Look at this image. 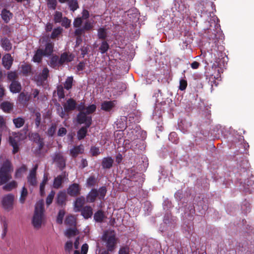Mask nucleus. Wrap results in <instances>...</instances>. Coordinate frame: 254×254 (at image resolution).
Returning a JSON list of instances; mask_svg holds the SVG:
<instances>
[{
  "label": "nucleus",
  "instance_id": "obj_4",
  "mask_svg": "<svg viewBox=\"0 0 254 254\" xmlns=\"http://www.w3.org/2000/svg\"><path fill=\"white\" fill-rule=\"evenodd\" d=\"M102 240L106 242L108 251L113 252L115 250L117 241L115 234L106 232L102 236Z\"/></svg>",
  "mask_w": 254,
  "mask_h": 254
},
{
  "label": "nucleus",
  "instance_id": "obj_26",
  "mask_svg": "<svg viewBox=\"0 0 254 254\" xmlns=\"http://www.w3.org/2000/svg\"><path fill=\"white\" fill-rule=\"evenodd\" d=\"M89 127H87V126L81 127L77 132V139L79 140L84 139L87 133V129Z\"/></svg>",
  "mask_w": 254,
  "mask_h": 254
},
{
  "label": "nucleus",
  "instance_id": "obj_55",
  "mask_svg": "<svg viewBox=\"0 0 254 254\" xmlns=\"http://www.w3.org/2000/svg\"><path fill=\"white\" fill-rule=\"evenodd\" d=\"M57 5V0H48L47 5L49 8L55 10Z\"/></svg>",
  "mask_w": 254,
  "mask_h": 254
},
{
  "label": "nucleus",
  "instance_id": "obj_63",
  "mask_svg": "<svg viewBox=\"0 0 254 254\" xmlns=\"http://www.w3.org/2000/svg\"><path fill=\"white\" fill-rule=\"evenodd\" d=\"M73 247V244L72 242L68 241L65 243V246H64V249L65 251L70 252Z\"/></svg>",
  "mask_w": 254,
  "mask_h": 254
},
{
  "label": "nucleus",
  "instance_id": "obj_53",
  "mask_svg": "<svg viewBox=\"0 0 254 254\" xmlns=\"http://www.w3.org/2000/svg\"><path fill=\"white\" fill-rule=\"evenodd\" d=\"M90 152L92 156H97L100 154L99 147L94 146L91 147Z\"/></svg>",
  "mask_w": 254,
  "mask_h": 254
},
{
  "label": "nucleus",
  "instance_id": "obj_19",
  "mask_svg": "<svg viewBox=\"0 0 254 254\" xmlns=\"http://www.w3.org/2000/svg\"><path fill=\"white\" fill-rule=\"evenodd\" d=\"M13 63V59L9 54H6L2 58V64L6 69H9Z\"/></svg>",
  "mask_w": 254,
  "mask_h": 254
},
{
  "label": "nucleus",
  "instance_id": "obj_39",
  "mask_svg": "<svg viewBox=\"0 0 254 254\" xmlns=\"http://www.w3.org/2000/svg\"><path fill=\"white\" fill-rule=\"evenodd\" d=\"M77 234L78 230L76 228H68L66 230V232H65V235L68 238L74 236L76 235Z\"/></svg>",
  "mask_w": 254,
  "mask_h": 254
},
{
  "label": "nucleus",
  "instance_id": "obj_16",
  "mask_svg": "<svg viewBox=\"0 0 254 254\" xmlns=\"http://www.w3.org/2000/svg\"><path fill=\"white\" fill-rule=\"evenodd\" d=\"M114 159L110 156L104 157L102 159L101 165L103 169H110L113 165Z\"/></svg>",
  "mask_w": 254,
  "mask_h": 254
},
{
  "label": "nucleus",
  "instance_id": "obj_3",
  "mask_svg": "<svg viewBox=\"0 0 254 254\" xmlns=\"http://www.w3.org/2000/svg\"><path fill=\"white\" fill-rule=\"evenodd\" d=\"M44 207L43 203H37L35 205L34 214L32 219V224L36 229H39L42 225L44 216Z\"/></svg>",
  "mask_w": 254,
  "mask_h": 254
},
{
  "label": "nucleus",
  "instance_id": "obj_33",
  "mask_svg": "<svg viewBox=\"0 0 254 254\" xmlns=\"http://www.w3.org/2000/svg\"><path fill=\"white\" fill-rule=\"evenodd\" d=\"M110 46L106 40H103L99 48V50L102 54H104L109 50Z\"/></svg>",
  "mask_w": 254,
  "mask_h": 254
},
{
  "label": "nucleus",
  "instance_id": "obj_18",
  "mask_svg": "<svg viewBox=\"0 0 254 254\" xmlns=\"http://www.w3.org/2000/svg\"><path fill=\"white\" fill-rule=\"evenodd\" d=\"M49 65L54 69H58L59 67L61 66L59 56L56 55L52 56L50 58Z\"/></svg>",
  "mask_w": 254,
  "mask_h": 254
},
{
  "label": "nucleus",
  "instance_id": "obj_34",
  "mask_svg": "<svg viewBox=\"0 0 254 254\" xmlns=\"http://www.w3.org/2000/svg\"><path fill=\"white\" fill-rule=\"evenodd\" d=\"M1 46L5 51H9L11 49V44L7 38H2L1 40Z\"/></svg>",
  "mask_w": 254,
  "mask_h": 254
},
{
  "label": "nucleus",
  "instance_id": "obj_50",
  "mask_svg": "<svg viewBox=\"0 0 254 254\" xmlns=\"http://www.w3.org/2000/svg\"><path fill=\"white\" fill-rule=\"evenodd\" d=\"M63 18L61 12L58 11L55 12L54 16V20L55 23H60Z\"/></svg>",
  "mask_w": 254,
  "mask_h": 254
},
{
  "label": "nucleus",
  "instance_id": "obj_9",
  "mask_svg": "<svg viewBox=\"0 0 254 254\" xmlns=\"http://www.w3.org/2000/svg\"><path fill=\"white\" fill-rule=\"evenodd\" d=\"M38 165L36 164L30 170L29 175L27 176V182L28 184L32 186H35L37 185L36 171L38 169Z\"/></svg>",
  "mask_w": 254,
  "mask_h": 254
},
{
  "label": "nucleus",
  "instance_id": "obj_60",
  "mask_svg": "<svg viewBox=\"0 0 254 254\" xmlns=\"http://www.w3.org/2000/svg\"><path fill=\"white\" fill-rule=\"evenodd\" d=\"M187 81L185 79H182L180 81L179 89L181 91L185 90L187 87Z\"/></svg>",
  "mask_w": 254,
  "mask_h": 254
},
{
  "label": "nucleus",
  "instance_id": "obj_58",
  "mask_svg": "<svg viewBox=\"0 0 254 254\" xmlns=\"http://www.w3.org/2000/svg\"><path fill=\"white\" fill-rule=\"evenodd\" d=\"M34 136L36 137H38L39 138V139H38V150L39 151L41 150L42 149V148H43L44 147V142L43 141V139H41L40 137V136L39 135L38 133H36L34 134Z\"/></svg>",
  "mask_w": 254,
  "mask_h": 254
},
{
  "label": "nucleus",
  "instance_id": "obj_15",
  "mask_svg": "<svg viewBox=\"0 0 254 254\" xmlns=\"http://www.w3.org/2000/svg\"><path fill=\"white\" fill-rule=\"evenodd\" d=\"M116 103V100L104 101L101 105V109L106 112H110L115 107Z\"/></svg>",
  "mask_w": 254,
  "mask_h": 254
},
{
  "label": "nucleus",
  "instance_id": "obj_32",
  "mask_svg": "<svg viewBox=\"0 0 254 254\" xmlns=\"http://www.w3.org/2000/svg\"><path fill=\"white\" fill-rule=\"evenodd\" d=\"M48 181V175L44 174L42 182L40 185V193L41 196H44L45 194V187Z\"/></svg>",
  "mask_w": 254,
  "mask_h": 254
},
{
  "label": "nucleus",
  "instance_id": "obj_2",
  "mask_svg": "<svg viewBox=\"0 0 254 254\" xmlns=\"http://www.w3.org/2000/svg\"><path fill=\"white\" fill-rule=\"evenodd\" d=\"M107 190L106 187L103 186L98 190L96 189H92L87 194L86 200L87 202H94L98 197L100 200H103L106 195Z\"/></svg>",
  "mask_w": 254,
  "mask_h": 254
},
{
  "label": "nucleus",
  "instance_id": "obj_20",
  "mask_svg": "<svg viewBox=\"0 0 254 254\" xmlns=\"http://www.w3.org/2000/svg\"><path fill=\"white\" fill-rule=\"evenodd\" d=\"M10 91L13 93H17L21 90V85L18 81H12L9 85Z\"/></svg>",
  "mask_w": 254,
  "mask_h": 254
},
{
  "label": "nucleus",
  "instance_id": "obj_10",
  "mask_svg": "<svg viewBox=\"0 0 254 254\" xmlns=\"http://www.w3.org/2000/svg\"><path fill=\"white\" fill-rule=\"evenodd\" d=\"M81 188L78 184L73 183L67 190V193L71 196H76L80 194Z\"/></svg>",
  "mask_w": 254,
  "mask_h": 254
},
{
  "label": "nucleus",
  "instance_id": "obj_36",
  "mask_svg": "<svg viewBox=\"0 0 254 254\" xmlns=\"http://www.w3.org/2000/svg\"><path fill=\"white\" fill-rule=\"evenodd\" d=\"M9 139L10 145L13 147V153L15 154L19 150L17 142L13 137L11 136L9 137Z\"/></svg>",
  "mask_w": 254,
  "mask_h": 254
},
{
  "label": "nucleus",
  "instance_id": "obj_51",
  "mask_svg": "<svg viewBox=\"0 0 254 254\" xmlns=\"http://www.w3.org/2000/svg\"><path fill=\"white\" fill-rule=\"evenodd\" d=\"M35 124L37 128L39 127L41 123V115L40 112H37L35 113Z\"/></svg>",
  "mask_w": 254,
  "mask_h": 254
},
{
  "label": "nucleus",
  "instance_id": "obj_17",
  "mask_svg": "<svg viewBox=\"0 0 254 254\" xmlns=\"http://www.w3.org/2000/svg\"><path fill=\"white\" fill-rule=\"evenodd\" d=\"M80 211L81 215L86 219L91 218L93 215V209L89 205L84 206Z\"/></svg>",
  "mask_w": 254,
  "mask_h": 254
},
{
  "label": "nucleus",
  "instance_id": "obj_21",
  "mask_svg": "<svg viewBox=\"0 0 254 254\" xmlns=\"http://www.w3.org/2000/svg\"><path fill=\"white\" fill-rule=\"evenodd\" d=\"M54 44L51 41H49L46 44L45 49L43 50V52L45 56L48 57L52 55L54 52Z\"/></svg>",
  "mask_w": 254,
  "mask_h": 254
},
{
  "label": "nucleus",
  "instance_id": "obj_61",
  "mask_svg": "<svg viewBox=\"0 0 254 254\" xmlns=\"http://www.w3.org/2000/svg\"><path fill=\"white\" fill-rule=\"evenodd\" d=\"M82 28L85 31H89L93 28V25L90 22L87 21L85 22Z\"/></svg>",
  "mask_w": 254,
  "mask_h": 254
},
{
  "label": "nucleus",
  "instance_id": "obj_6",
  "mask_svg": "<svg viewBox=\"0 0 254 254\" xmlns=\"http://www.w3.org/2000/svg\"><path fill=\"white\" fill-rule=\"evenodd\" d=\"M63 106L64 110L61 107V112L60 114V117L62 118L64 117L66 113L68 114L76 108V102L73 99L69 98L63 105Z\"/></svg>",
  "mask_w": 254,
  "mask_h": 254
},
{
  "label": "nucleus",
  "instance_id": "obj_25",
  "mask_svg": "<svg viewBox=\"0 0 254 254\" xmlns=\"http://www.w3.org/2000/svg\"><path fill=\"white\" fill-rule=\"evenodd\" d=\"M43 56H45V55L43 52V50L39 48L36 51L34 55L33 61L35 63H40L42 62Z\"/></svg>",
  "mask_w": 254,
  "mask_h": 254
},
{
  "label": "nucleus",
  "instance_id": "obj_14",
  "mask_svg": "<svg viewBox=\"0 0 254 254\" xmlns=\"http://www.w3.org/2000/svg\"><path fill=\"white\" fill-rule=\"evenodd\" d=\"M84 152L83 146L82 144L74 146L70 149L69 154L73 158H76L78 155L82 154Z\"/></svg>",
  "mask_w": 254,
  "mask_h": 254
},
{
  "label": "nucleus",
  "instance_id": "obj_8",
  "mask_svg": "<svg viewBox=\"0 0 254 254\" xmlns=\"http://www.w3.org/2000/svg\"><path fill=\"white\" fill-rule=\"evenodd\" d=\"M87 115L85 112H80L77 114L76 120L78 124H85L87 127H90L92 123V117Z\"/></svg>",
  "mask_w": 254,
  "mask_h": 254
},
{
  "label": "nucleus",
  "instance_id": "obj_35",
  "mask_svg": "<svg viewBox=\"0 0 254 254\" xmlns=\"http://www.w3.org/2000/svg\"><path fill=\"white\" fill-rule=\"evenodd\" d=\"M25 120L22 117H17L13 119V123L16 128H20L24 125Z\"/></svg>",
  "mask_w": 254,
  "mask_h": 254
},
{
  "label": "nucleus",
  "instance_id": "obj_64",
  "mask_svg": "<svg viewBox=\"0 0 254 254\" xmlns=\"http://www.w3.org/2000/svg\"><path fill=\"white\" fill-rule=\"evenodd\" d=\"M67 130L65 127H62L59 129L58 135L59 136H63L66 134Z\"/></svg>",
  "mask_w": 254,
  "mask_h": 254
},
{
  "label": "nucleus",
  "instance_id": "obj_28",
  "mask_svg": "<svg viewBox=\"0 0 254 254\" xmlns=\"http://www.w3.org/2000/svg\"><path fill=\"white\" fill-rule=\"evenodd\" d=\"M65 175H59L54 179L53 186L55 189L60 188L63 182Z\"/></svg>",
  "mask_w": 254,
  "mask_h": 254
},
{
  "label": "nucleus",
  "instance_id": "obj_29",
  "mask_svg": "<svg viewBox=\"0 0 254 254\" xmlns=\"http://www.w3.org/2000/svg\"><path fill=\"white\" fill-rule=\"evenodd\" d=\"M17 183L15 181H12L10 182L7 183L2 187V189L7 191H10L13 189L17 188Z\"/></svg>",
  "mask_w": 254,
  "mask_h": 254
},
{
  "label": "nucleus",
  "instance_id": "obj_48",
  "mask_svg": "<svg viewBox=\"0 0 254 254\" xmlns=\"http://www.w3.org/2000/svg\"><path fill=\"white\" fill-rule=\"evenodd\" d=\"M55 192L54 190H51L50 193L48 194L46 198V205L49 206L53 202Z\"/></svg>",
  "mask_w": 254,
  "mask_h": 254
},
{
  "label": "nucleus",
  "instance_id": "obj_59",
  "mask_svg": "<svg viewBox=\"0 0 254 254\" xmlns=\"http://www.w3.org/2000/svg\"><path fill=\"white\" fill-rule=\"evenodd\" d=\"M21 68L22 72L24 74H27L28 73H30L31 70V66L28 64L22 65Z\"/></svg>",
  "mask_w": 254,
  "mask_h": 254
},
{
  "label": "nucleus",
  "instance_id": "obj_7",
  "mask_svg": "<svg viewBox=\"0 0 254 254\" xmlns=\"http://www.w3.org/2000/svg\"><path fill=\"white\" fill-rule=\"evenodd\" d=\"M52 159L60 170L62 171L65 168L66 159L62 152L60 151L55 152Z\"/></svg>",
  "mask_w": 254,
  "mask_h": 254
},
{
  "label": "nucleus",
  "instance_id": "obj_22",
  "mask_svg": "<svg viewBox=\"0 0 254 254\" xmlns=\"http://www.w3.org/2000/svg\"><path fill=\"white\" fill-rule=\"evenodd\" d=\"M30 100V97L27 93L23 92H21L18 95V101L19 104L25 106L27 104L28 102Z\"/></svg>",
  "mask_w": 254,
  "mask_h": 254
},
{
  "label": "nucleus",
  "instance_id": "obj_56",
  "mask_svg": "<svg viewBox=\"0 0 254 254\" xmlns=\"http://www.w3.org/2000/svg\"><path fill=\"white\" fill-rule=\"evenodd\" d=\"M57 94L59 98L63 99L64 97V92L63 87L62 85L57 87Z\"/></svg>",
  "mask_w": 254,
  "mask_h": 254
},
{
  "label": "nucleus",
  "instance_id": "obj_40",
  "mask_svg": "<svg viewBox=\"0 0 254 254\" xmlns=\"http://www.w3.org/2000/svg\"><path fill=\"white\" fill-rule=\"evenodd\" d=\"M73 79L72 76L67 77L64 83V88L68 90L72 88Z\"/></svg>",
  "mask_w": 254,
  "mask_h": 254
},
{
  "label": "nucleus",
  "instance_id": "obj_45",
  "mask_svg": "<svg viewBox=\"0 0 254 254\" xmlns=\"http://www.w3.org/2000/svg\"><path fill=\"white\" fill-rule=\"evenodd\" d=\"M169 139L174 144H177L179 142V138L177 133L175 132H172L169 134Z\"/></svg>",
  "mask_w": 254,
  "mask_h": 254
},
{
  "label": "nucleus",
  "instance_id": "obj_12",
  "mask_svg": "<svg viewBox=\"0 0 254 254\" xmlns=\"http://www.w3.org/2000/svg\"><path fill=\"white\" fill-rule=\"evenodd\" d=\"M74 56L69 52H64L61 54L60 58L61 65H63L65 63H69L72 61Z\"/></svg>",
  "mask_w": 254,
  "mask_h": 254
},
{
  "label": "nucleus",
  "instance_id": "obj_5",
  "mask_svg": "<svg viewBox=\"0 0 254 254\" xmlns=\"http://www.w3.org/2000/svg\"><path fill=\"white\" fill-rule=\"evenodd\" d=\"M14 195L12 193H8L3 195L1 198V203L2 208L9 212L14 208Z\"/></svg>",
  "mask_w": 254,
  "mask_h": 254
},
{
  "label": "nucleus",
  "instance_id": "obj_38",
  "mask_svg": "<svg viewBox=\"0 0 254 254\" xmlns=\"http://www.w3.org/2000/svg\"><path fill=\"white\" fill-rule=\"evenodd\" d=\"M27 170V167L25 165H22L21 167L16 170L15 174V177L16 178H20L23 173Z\"/></svg>",
  "mask_w": 254,
  "mask_h": 254
},
{
  "label": "nucleus",
  "instance_id": "obj_43",
  "mask_svg": "<svg viewBox=\"0 0 254 254\" xmlns=\"http://www.w3.org/2000/svg\"><path fill=\"white\" fill-rule=\"evenodd\" d=\"M65 211L64 209H60L58 212L57 217V222L61 224L63 223V219L65 215Z\"/></svg>",
  "mask_w": 254,
  "mask_h": 254
},
{
  "label": "nucleus",
  "instance_id": "obj_23",
  "mask_svg": "<svg viewBox=\"0 0 254 254\" xmlns=\"http://www.w3.org/2000/svg\"><path fill=\"white\" fill-rule=\"evenodd\" d=\"M1 16L4 22L7 23L10 21V19L12 18L13 14L10 12L9 10L4 8L1 11Z\"/></svg>",
  "mask_w": 254,
  "mask_h": 254
},
{
  "label": "nucleus",
  "instance_id": "obj_1",
  "mask_svg": "<svg viewBox=\"0 0 254 254\" xmlns=\"http://www.w3.org/2000/svg\"><path fill=\"white\" fill-rule=\"evenodd\" d=\"M13 167L11 162L5 157L0 156V186L12 179Z\"/></svg>",
  "mask_w": 254,
  "mask_h": 254
},
{
  "label": "nucleus",
  "instance_id": "obj_37",
  "mask_svg": "<svg viewBox=\"0 0 254 254\" xmlns=\"http://www.w3.org/2000/svg\"><path fill=\"white\" fill-rule=\"evenodd\" d=\"M68 5L70 10L74 12L78 7V3L77 0H69L68 1Z\"/></svg>",
  "mask_w": 254,
  "mask_h": 254
},
{
  "label": "nucleus",
  "instance_id": "obj_57",
  "mask_svg": "<svg viewBox=\"0 0 254 254\" xmlns=\"http://www.w3.org/2000/svg\"><path fill=\"white\" fill-rule=\"evenodd\" d=\"M82 23V19L81 17H77L74 19L73 25L75 28L80 27Z\"/></svg>",
  "mask_w": 254,
  "mask_h": 254
},
{
  "label": "nucleus",
  "instance_id": "obj_24",
  "mask_svg": "<svg viewBox=\"0 0 254 254\" xmlns=\"http://www.w3.org/2000/svg\"><path fill=\"white\" fill-rule=\"evenodd\" d=\"M97 36L99 39L106 40L108 37V32L106 28L100 27L97 30Z\"/></svg>",
  "mask_w": 254,
  "mask_h": 254
},
{
  "label": "nucleus",
  "instance_id": "obj_11",
  "mask_svg": "<svg viewBox=\"0 0 254 254\" xmlns=\"http://www.w3.org/2000/svg\"><path fill=\"white\" fill-rule=\"evenodd\" d=\"M67 196L65 192L61 191L57 195L56 203L57 204L62 207L65 206L66 205V201Z\"/></svg>",
  "mask_w": 254,
  "mask_h": 254
},
{
  "label": "nucleus",
  "instance_id": "obj_42",
  "mask_svg": "<svg viewBox=\"0 0 254 254\" xmlns=\"http://www.w3.org/2000/svg\"><path fill=\"white\" fill-rule=\"evenodd\" d=\"M97 183V179L94 176H90L86 180V185L91 187L94 186Z\"/></svg>",
  "mask_w": 254,
  "mask_h": 254
},
{
  "label": "nucleus",
  "instance_id": "obj_41",
  "mask_svg": "<svg viewBox=\"0 0 254 254\" xmlns=\"http://www.w3.org/2000/svg\"><path fill=\"white\" fill-rule=\"evenodd\" d=\"M27 194H28L27 190L25 187H23L22 188V190L21 192V195H20V196L19 198V201L21 203L23 204L24 203L26 198L27 196Z\"/></svg>",
  "mask_w": 254,
  "mask_h": 254
},
{
  "label": "nucleus",
  "instance_id": "obj_27",
  "mask_svg": "<svg viewBox=\"0 0 254 254\" xmlns=\"http://www.w3.org/2000/svg\"><path fill=\"white\" fill-rule=\"evenodd\" d=\"M49 75V70L47 67H44L41 73L38 76V80L41 82L47 79Z\"/></svg>",
  "mask_w": 254,
  "mask_h": 254
},
{
  "label": "nucleus",
  "instance_id": "obj_62",
  "mask_svg": "<svg viewBox=\"0 0 254 254\" xmlns=\"http://www.w3.org/2000/svg\"><path fill=\"white\" fill-rule=\"evenodd\" d=\"M17 74L15 72H10L7 74V78L11 81H16V79L17 78Z\"/></svg>",
  "mask_w": 254,
  "mask_h": 254
},
{
  "label": "nucleus",
  "instance_id": "obj_54",
  "mask_svg": "<svg viewBox=\"0 0 254 254\" xmlns=\"http://www.w3.org/2000/svg\"><path fill=\"white\" fill-rule=\"evenodd\" d=\"M86 114H91L95 112L96 106L95 104H92L85 108Z\"/></svg>",
  "mask_w": 254,
  "mask_h": 254
},
{
  "label": "nucleus",
  "instance_id": "obj_13",
  "mask_svg": "<svg viewBox=\"0 0 254 254\" xmlns=\"http://www.w3.org/2000/svg\"><path fill=\"white\" fill-rule=\"evenodd\" d=\"M85 202V198L83 196L77 197L74 203V209L75 212H79L81 209L84 207Z\"/></svg>",
  "mask_w": 254,
  "mask_h": 254
},
{
  "label": "nucleus",
  "instance_id": "obj_52",
  "mask_svg": "<svg viewBox=\"0 0 254 254\" xmlns=\"http://www.w3.org/2000/svg\"><path fill=\"white\" fill-rule=\"evenodd\" d=\"M61 25L63 27L65 28H68L70 26L71 20L68 19L67 17H64L61 21Z\"/></svg>",
  "mask_w": 254,
  "mask_h": 254
},
{
  "label": "nucleus",
  "instance_id": "obj_30",
  "mask_svg": "<svg viewBox=\"0 0 254 254\" xmlns=\"http://www.w3.org/2000/svg\"><path fill=\"white\" fill-rule=\"evenodd\" d=\"M0 107L5 113H10V111L13 108V104L9 102L5 101L1 104Z\"/></svg>",
  "mask_w": 254,
  "mask_h": 254
},
{
  "label": "nucleus",
  "instance_id": "obj_31",
  "mask_svg": "<svg viewBox=\"0 0 254 254\" xmlns=\"http://www.w3.org/2000/svg\"><path fill=\"white\" fill-rule=\"evenodd\" d=\"M105 218L104 212L102 210H99L94 215V219L97 222H102Z\"/></svg>",
  "mask_w": 254,
  "mask_h": 254
},
{
  "label": "nucleus",
  "instance_id": "obj_49",
  "mask_svg": "<svg viewBox=\"0 0 254 254\" xmlns=\"http://www.w3.org/2000/svg\"><path fill=\"white\" fill-rule=\"evenodd\" d=\"M62 30L63 29L61 27L55 28L51 33V38L54 39L57 38L61 34Z\"/></svg>",
  "mask_w": 254,
  "mask_h": 254
},
{
  "label": "nucleus",
  "instance_id": "obj_47",
  "mask_svg": "<svg viewBox=\"0 0 254 254\" xmlns=\"http://www.w3.org/2000/svg\"><path fill=\"white\" fill-rule=\"evenodd\" d=\"M85 31L83 29V28L79 27L77 28L74 31V35L77 37V41L80 40L82 41L81 36L82 34H84Z\"/></svg>",
  "mask_w": 254,
  "mask_h": 254
},
{
  "label": "nucleus",
  "instance_id": "obj_44",
  "mask_svg": "<svg viewBox=\"0 0 254 254\" xmlns=\"http://www.w3.org/2000/svg\"><path fill=\"white\" fill-rule=\"evenodd\" d=\"M76 223L74 217L72 215L67 216L65 220V224L67 225L75 226Z\"/></svg>",
  "mask_w": 254,
  "mask_h": 254
},
{
  "label": "nucleus",
  "instance_id": "obj_46",
  "mask_svg": "<svg viewBox=\"0 0 254 254\" xmlns=\"http://www.w3.org/2000/svg\"><path fill=\"white\" fill-rule=\"evenodd\" d=\"M57 129V125L55 123H53L51 126L48 128L47 130V134L49 136H53L56 132Z\"/></svg>",
  "mask_w": 254,
  "mask_h": 254
}]
</instances>
